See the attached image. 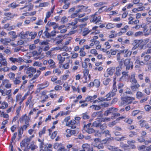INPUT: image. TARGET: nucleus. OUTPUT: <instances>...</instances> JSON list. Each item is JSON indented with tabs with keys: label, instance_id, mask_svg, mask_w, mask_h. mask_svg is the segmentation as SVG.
<instances>
[{
	"label": "nucleus",
	"instance_id": "1",
	"mask_svg": "<svg viewBox=\"0 0 151 151\" xmlns=\"http://www.w3.org/2000/svg\"><path fill=\"white\" fill-rule=\"evenodd\" d=\"M124 61V65L126 67V70H129L130 68L132 69L133 68V64L132 62L130 61V59H127L124 60V59H121L120 63L122 65Z\"/></svg>",
	"mask_w": 151,
	"mask_h": 151
},
{
	"label": "nucleus",
	"instance_id": "2",
	"mask_svg": "<svg viewBox=\"0 0 151 151\" xmlns=\"http://www.w3.org/2000/svg\"><path fill=\"white\" fill-rule=\"evenodd\" d=\"M91 124L89 123L87 125L85 124L83 128L89 134H91L94 132H98L99 130H95L93 129L91 127L92 125L91 126Z\"/></svg>",
	"mask_w": 151,
	"mask_h": 151
},
{
	"label": "nucleus",
	"instance_id": "3",
	"mask_svg": "<svg viewBox=\"0 0 151 151\" xmlns=\"http://www.w3.org/2000/svg\"><path fill=\"white\" fill-rule=\"evenodd\" d=\"M145 52L143 53L141 55V57H144V61L145 63V65H150L151 64V61H150L151 59V57L150 55H145Z\"/></svg>",
	"mask_w": 151,
	"mask_h": 151
},
{
	"label": "nucleus",
	"instance_id": "4",
	"mask_svg": "<svg viewBox=\"0 0 151 151\" xmlns=\"http://www.w3.org/2000/svg\"><path fill=\"white\" fill-rule=\"evenodd\" d=\"M97 12L95 13L94 14L91 16L90 21L91 22H95V24L99 23L101 22V17L100 16L97 17Z\"/></svg>",
	"mask_w": 151,
	"mask_h": 151
},
{
	"label": "nucleus",
	"instance_id": "5",
	"mask_svg": "<svg viewBox=\"0 0 151 151\" xmlns=\"http://www.w3.org/2000/svg\"><path fill=\"white\" fill-rule=\"evenodd\" d=\"M24 70L26 71V73L27 74H29L28 76L31 78L33 76V73H34L36 71V69L33 67H30L29 68H26Z\"/></svg>",
	"mask_w": 151,
	"mask_h": 151
},
{
	"label": "nucleus",
	"instance_id": "6",
	"mask_svg": "<svg viewBox=\"0 0 151 151\" xmlns=\"http://www.w3.org/2000/svg\"><path fill=\"white\" fill-rule=\"evenodd\" d=\"M118 109L117 108L111 107L109 108V109L105 111L104 112V115L108 116L109 114H111L114 116V113L117 112Z\"/></svg>",
	"mask_w": 151,
	"mask_h": 151
},
{
	"label": "nucleus",
	"instance_id": "7",
	"mask_svg": "<svg viewBox=\"0 0 151 151\" xmlns=\"http://www.w3.org/2000/svg\"><path fill=\"white\" fill-rule=\"evenodd\" d=\"M76 8L79 9L76 10V12L77 13L82 12H89L90 11V9H87L88 8V7H86L83 5H78L77 6Z\"/></svg>",
	"mask_w": 151,
	"mask_h": 151
},
{
	"label": "nucleus",
	"instance_id": "8",
	"mask_svg": "<svg viewBox=\"0 0 151 151\" xmlns=\"http://www.w3.org/2000/svg\"><path fill=\"white\" fill-rule=\"evenodd\" d=\"M135 99L133 97L125 96L122 99L123 102V104H129L132 103L131 101L134 100Z\"/></svg>",
	"mask_w": 151,
	"mask_h": 151
},
{
	"label": "nucleus",
	"instance_id": "9",
	"mask_svg": "<svg viewBox=\"0 0 151 151\" xmlns=\"http://www.w3.org/2000/svg\"><path fill=\"white\" fill-rule=\"evenodd\" d=\"M67 126H69L72 129H75L76 127L77 124L75 120H73L69 122L68 124H67Z\"/></svg>",
	"mask_w": 151,
	"mask_h": 151
},
{
	"label": "nucleus",
	"instance_id": "10",
	"mask_svg": "<svg viewBox=\"0 0 151 151\" xmlns=\"http://www.w3.org/2000/svg\"><path fill=\"white\" fill-rule=\"evenodd\" d=\"M25 121V123L27 125H29V119L28 116L26 114L20 118L19 119L20 122H21L24 121Z\"/></svg>",
	"mask_w": 151,
	"mask_h": 151
},
{
	"label": "nucleus",
	"instance_id": "11",
	"mask_svg": "<svg viewBox=\"0 0 151 151\" xmlns=\"http://www.w3.org/2000/svg\"><path fill=\"white\" fill-rule=\"evenodd\" d=\"M128 72L125 71L122 72V76L119 78V80L121 81H125V79L127 78L128 76L127 74Z\"/></svg>",
	"mask_w": 151,
	"mask_h": 151
},
{
	"label": "nucleus",
	"instance_id": "12",
	"mask_svg": "<svg viewBox=\"0 0 151 151\" xmlns=\"http://www.w3.org/2000/svg\"><path fill=\"white\" fill-rule=\"evenodd\" d=\"M90 147V145L88 144H83L82 146V149L79 150V151H86V150L88 151Z\"/></svg>",
	"mask_w": 151,
	"mask_h": 151
},
{
	"label": "nucleus",
	"instance_id": "13",
	"mask_svg": "<svg viewBox=\"0 0 151 151\" xmlns=\"http://www.w3.org/2000/svg\"><path fill=\"white\" fill-rule=\"evenodd\" d=\"M97 97L96 95H94L93 96H89L86 98V101H90L92 102L93 101V99H95Z\"/></svg>",
	"mask_w": 151,
	"mask_h": 151
},
{
	"label": "nucleus",
	"instance_id": "14",
	"mask_svg": "<svg viewBox=\"0 0 151 151\" xmlns=\"http://www.w3.org/2000/svg\"><path fill=\"white\" fill-rule=\"evenodd\" d=\"M115 70L114 67H111L108 68L107 70L108 74L110 75H112Z\"/></svg>",
	"mask_w": 151,
	"mask_h": 151
},
{
	"label": "nucleus",
	"instance_id": "15",
	"mask_svg": "<svg viewBox=\"0 0 151 151\" xmlns=\"http://www.w3.org/2000/svg\"><path fill=\"white\" fill-rule=\"evenodd\" d=\"M50 67L51 68H55L56 67L55 63L53 60L51 59L48 60V63Z\"/></svg>",
	"mask_w": 151,
	"mask_h": 151
},
{
	"label": "nucleus",
	"instance_id": "16",
	"mask_svg": "<svg viewBox=\"0 0 151 151\" xmlns=\"http://www.w3.org/2000/svg\"><path fill=\"white\" fill-rule=\"evenodd\" d=\"M11 41V40L9 38H6L4 39L1 38L0 40L1 42L5 45L7 44L8 43L10 42Z\"/></svg>",
	"mask_w": 151,
	"mask_h": 151
},
{
	"label": "nucleus",
	"instance_id": "17",
	"mask_svg": "<svg viewBox=\"0 0 151 151\" xmlns=\"http://www.w3.org/2000/svg\"><path fill=\"white\" fill-rule=\"evenodd\" d=\"M139 87V85L138 83H137V84L131 86L130 87V88L132 91H134L137 90Z\"/></svg>",
	"mask_w": 151,
	"mask_h": 151
},
{
	"label": "nucleus",
	"instance_id": "18",
	"mask_svg": "<svg viewBox=\"0 0 151 151\" xmlns=\"http://www.w3.org/2000/svg\"><path fill=\"white\" fill-rule=\"evenodd\" d=\"M37 148V146L35 145H34L33 143L28 144V145H27V148L29 149H30L32 151L34 150Z\"/></svg>",
	"mask_w": 151,
	"mask_h": 151
},
{
	"label": "nucleus",
	"instance_id": "19",
	"mask_svg": "<svg viewBox=\"0 0 151 151\" xmlns=\"http://www.w3.org/2000/svg\"><path fill=\"white\" fill-rule=\"evenodd\" d=\"M99 134H104L105 135L106 137L107 138L111 137V135L110 134V132L108 130H105L101 132H99Z\"/></svg>",
	"mask_w": 151,
	"mask_h": 151
},
{
	"label": "nucleus",
	"instance_id": "20",
	"mask_svg": "<svg viewBox=\"0 0 151 151\" xmlns=\"http://www.w3.org/2000/svg\"><path fill=\"white\" fill-rule=\"evenodd\" d=\"M33 7V5L31 4H29V5H25L24 7L20 8V10H22L24 8H27V11H29L32 10Z\"/></svg>",
	"mask_w": 151,
	"mask_h": 151
},
{
	"label": "nucleus",
	"instance_id": "21",
	"mask_svg": "<svg viewBox=\"0 0 151 151\" xmlns=\"http://www.w3.org/2000/svg\"><path fill=\"white\" fill-rule=\"evenodd\" d=\"M91 32V30H89L88 28H85L83 29V31L82 32V35L83 36H85Z\"/></svg>",
	"mask_w": 151,
	"mask_h": 151
},
{
	"label": "nucleus",
	"instance_id": "22",
	"mask_svg": "<svg viewBox=\"0 0 151 151\" xmlns=\"http://www.w3.org/2000/svg\"><path fill=\"white\" fill-rule=\"evenodd\" d=\"M122 70V67H118L116 68V71L115 73V76H119L121 75L120 72Z\"/></svg>",
	"mask_w": 151,
	"mask_h": 151
},
{
	"label": "nucleus",
	"instance_id": "23",
	"mask_svg": "<svg viewBox=\"0 0 151 151\" xmlns=\"http://www.w3.org/2000/svg\"><path fill=\"white\" fill-rule=\"evenodd\" d=\"M49 85V83L47 81H45V83H42L39 84V86H40V88L41 89H42L45 88L47 87Z\"/></svg>",
	"mask_w": 151,
	"mask_h": 151
},
{
	"label": "nucleus",
	"instance_id": "24",
	"mask_svg": "<svg viewBox=\"0 0 151 151\" xmlns=\"http://www.w3.org/2000/svg\"><path fill=\"white\" fill-rule=\"evenodd\" d=\"M130 81L132 84H137V81L135 78V74H134L131 75Z\"/></svg>",
	"mask_w": 151,
	"mask_h": 151
},
{
	"label": "nucleus",
	"instance_id": "25",
	"mask_svg": "<svg viewBox=\"0 0 151 151\" xmlns=\"http://www.w3.org/2000/svg\"><path fill=\"white\" fill-rule=\"evenodd\" d=\"M99 127H100V129L99 131V132H101L105 130V129L106 128L107 126L105 124H101V125Z\"/></svg>",
	"mask_w": 151,
	"mask_h": 151
},
{
	"label": "nucleus",
	"instance_id": "26",
	"mask_svg": "<svg viewBox=\"0 0 151 151\" xmlns=\"http://www.w3.org/2000/svg\"><path fill=\"white\" fill-rule=\"evenodd\" d=\"M101 123L99 121H96L92 124V126L96 127H99L101 125Z\"/></svg>",
	"mask_w": 151,
	"mask_h": 151
},
{
	"label": "nucleus",
	"instance_id": "27",
	"mask_svg": "<svg viewBox=\"0 0 151 151\" xmlns=\"http://www.w3.org/2000/svg\"><path fill=\"white\" fill-rule=\"evenodd\" d=\"M62 36L60 35H59L55 39V41L58 40L56 42L55 44L56 45H58L59 44L61 43L63 41V40L61 39L60 40H58Z\"/></svg>",
	"mask_w": 151,
	"mask_h": 151
},
{
	"label": "nucleus",
	"instance_id": "28",
	"mask_svg": "<svg viewBox=\"0 0 151 151\" xmlns=\"http://www.w3.org/2000/svg\"><path fill=\"white\" fill-rule=\"evenodd\" d=\"M58 59L59 61V63H61L64 61L65 58L64 57H62L61 55H58Z\"/></svg>",
	"mask_w": 151,
	"mask_h": 151
},
{
	"label": "nucleus",
	"instance_id": "29",
	"mask_svg": "<svg viewBox=\"0 0 151 151\" xmlns=\"http://www.w3.org/2000/svg\"><path fill=\"white\" fill-rule=\"evenodd\" d=\"M19 6V4H17L15 2H13L12 3L9 4L8 5V7H11L12 9H14L17 7Z\"/></svg>",
	"mask_w": 151,
	"mask_h": 151
},
{
	"label": "nucleus",
	"instance_id": "30",
	"mask_svg": "<svg viewBox=\"0 0 151 151\" xmlns=\"http://www.w3.org/2000/svg\"><path fill=\"white\" fill-rule=\"evenodd\" d=\"M114 95V94L112 92L111 93H109L107 94L106 96V100L107 99V101L110 100L111 99V97H113Z\"/></svg>",
	"mask_w": 151,
	"mask_h": 151
},
{
	"label": "nucleus",
	"instance_id": "31",
	"mask_svg": "<svg viewBox=\"0 0 151 151\" xmlns=\"http://www.w3.org/2000/svg\"><path fill=\"white\" fill-rule=\"evenodd\" d=\"M135 63L137 64H138L139 65H140L141 66H143L144 65H145V63L144 61H140L139 59H137L135 61Z\"/></svg>",
	"mask_w": 151,
	"mask_h": 151
},
{
	"label": "nucleus",
	"instance_id": "32",
	"mask_svg": "<svg viewBox=\"0 0 151 151\" xmlns=\"http://www.w3.org/2000/svg\"><path fill=\"white\" fill-rule=\"evenodd\" d=\"M8 75L10 80H13L15 78V74L12 72H10Z\"/></svg>",
	"mask_w": 151,
	"mask_h": 151
},
{
	"label": "nucleus",
	"instance_id": "33",
	"mask_svg": "<svg viewBox=\"0 0 151 151\" xmlns=\"http://www.w3.org/2000/svg\"><path fill=\"white\" fill-rule=\"evenodd\" d=\"M8 34L12 36V39H15L17 37V35H16L15 32L14 31H12L9 32Z\"/></svg>",
	"mask_w": 151,
	"mask_h": 151
},
{
	"label": "nucleus",
	"instance_id": "34",
	"mask_svg": "<svg viewBox=\"0 0 151 151\" xmlns=\"http://www.w3.org/2000/svg\"><path fill=\"white\" fill-rule=\"evenodd\" d=\"M6 98L9 102H11L13 103L14 101V100L13 99V98L12 97V95H9Z\"/></svg>",
	"mask_w": 151,
	"mask_h": 151
},
{
	"label": "nucleus",
	"instance_id": "35",
	"mask_svg": "<svg viewBox=\"0 0 151 151\" xmlns=\"http://www.w3.org/2000/svg\"><path fill=\"white\" fill-rule=\"evenodd\" d=\"M143 96V94L140 91H138L137 93L136 97L137 99H140Z\"/></svg>",
	"mask_w": 151,
	"mask_h": 151
},
{
	"label": "nucleus",
	"instance_id": "36",
	"mask_svg": "<svg viewBox=\"0 0 151 151\" xmlns=\"http://www.w3.org/2000/svg\"><path fill=\"white\" fill-rule=\"evenodd\" d=\"M94 86L96 87H98L100 85V82L99 80L95 79L93 82Z\"/></svg>",
	"mask_w": 151,
	"mask_h": 151
},
{
	"label": "nucleus",
	"instance_id": "37",
	"mask_svg": "<svg viewBox=\"0 0 151 151\" xmlns=\"http://www.w3.org/2000/svg\"><path fill=\"white\" fill-rule=\"evenodd\" d=\"M19 77H17L15 79V80L13 81V82L14 84L17 85L20 83L21 81L19 79Z\"/></svg>",
	"mask_w": 151,
	"mask_h": 151
},
{
	"label": "nucleus",
	"instance_id": "38",
	"mask_svg": "<svg viewBox=\"0 0 151 151\" xmlns=\"http://www.w3.org/2000/svg\"><path fill=\"white\" fill-rule=\"evenodd\" d=\"M94 146L95 147H96L99 149H102L104 147V146L102 143L99 144L97 145L96 144V145H94Z\"/></svg>",
	"mask_w": 151,
	"mask_h": 151
},
{
	"label": "nucleus",
	"instance_id": "39",
	"mask_svg": "<svg viewBox=\"0 0 151 151\" xmlns=\"http://www.w3.org/2000/svg\"><path fill=\"white\" fill-rule=\"evenodd\" d=\"M19 36L22 39H24L27 37V36L24 34V32L23 31H22L20 33Z\"/></svg>",
	"mask_w": 151,
	"mask_h": 151
},
{
	"label": "nucleus",
	"instance_id": "40",
	"mask_svg": "<svg viewBox=\"0 0 151 151\" xmlns=\"http://www.w3.org/2000/svg\"><path fill=\"white\" fill-rule=\"evenodd\" d=\"M2 106L0 108L4 109L6 108L8 106V104L5 102H3L2 104Z\"/></svg>",
	"mask_w": 151,
	"mask_h": 151
},
{
	"label": "nucleus",
	"instance_id": "41",
	"mask_svg": "<svg viewBox=\"0 0 151 151\" xmlns=\"http://www.w3.org/2000/svg\"><path fill=\"white\" fill-rule=\"evenodd\" d=\"M82 118L84 119H87L89 118V116L88 115L87 113H83L82 114Z\"/></svg>",
	"mask_w": 151,
	"mask_h": 151
},
{
	"label": "nucleus",
	"instance_id": "42",
	"mask_svg": "<svg viewBox=\"0 0 151 151\" xmlns=\"http://www.w3.org/2000/svg\"><path fill=\"white\" fill-rule=\"evenodd\" d=\"M37 35V33L36 32H31L29 34V36H32L31 38L32 39H34L36 36Z\"/></svg>",
	"mask_w": 151,
	"mask_h": 151
},
{
	"label": "nucleus",
	"instance_id": "43",
	"mask_svg": "<svg viewBox=\"0 0 151 151\" xmlns=\"http://www.w3.org/2000/svg\"><path fill=\"white\" fill-rule=\"evenodd\" d=\"M114 27V25L111 23H109L107 24L106 28L107 29H110Z\"/></svg>",
	"mask_w": 151,
	"mask_h": 151
},
{
	"label": "nucleus",
	"instance_id": "44",
	"mask_svg": "<svg viewBox=\"0 0 151 151\" xmlns=\"http://www.w3.org/2000/svg\"><path fill=\"white\" fill-rule=\"evenodd\" d=\"M68 84L67 83H64L63 85V86L65 88V90L66 91H69L70 90V87L68 86Z\"/></svg>",
	"mask_w": 151,
	"mask_h": 151
},
{
	"label": "nucleus",
	"instance_id": "45",
	"mask_svg": "<svg viewBox=\"0 0 151 151\" xmlns=\"http://www.w3.org/2000/svg\"><path fill=\"white\" fill-rule=\"evenodd\" d=\"M116 147H115L111 146V145H108V149L111 151H115Z\"/></svg>",
	"mask_w": 151,
	"mask_h": 151
},
{
	"label": "nucleus",
	"instance_id": "46",
	"mask_svg": "<svg viewBox=\"0 0 151 151\" xmlns=\"http://www.w3.org/2000/svg\"><path fill=\"white\" fill-rule=\"evenodd\" d=\"M46 130V127H44L42 129V131H40L39 132V136L41 137L42 135L44 134L45 133Z\"/></svg>",
	"mask_w": 151,
	"mask_h": 151
},
{
	"label": "nucleus",
	"instance_id": "47",
	"mask_svg": "<svg viewBox=\"0 0 151 151\" xmlns=\"http://www.w3.org/2000/svg\"><path fill=\"white\" fill-rule=\"evenodd\" d=\"M110 81V79L109 78H107L103 81V83L104 85L106 86L109 84Z\"/></svg>",
	"mask_w": 151,
	"mask_h": 151
},
{
	"label": "nucleus",
	"instance_id": "48",
	"mask_svg": "<svg viewBox=\"0 0 151 151\" xmlns=\"http://www.w3.org/2000/svg\"><path fill=\"white\" fill-rule=\"evenodd\" d=\"M106 6H103L101 7L99 9V12L100 13H101L106 10Z\"/></svg>",
	"mask_w": 151,
	"mask_h": 151
},
{
	"label": "nucleus",
	"instance_id": "49",
	"mask_svg": "<svg viewBox=\"0 0 151 151\" xmlns=\"http://www.w3.org/2000/svg\"><path fill=\"white\" fill-rule=\"evenodd\" d=\"M61 143H56L53 145V147L55 149H57L59 147L62 146Z\"/></svg>",
	"mask_w": 151,
	"mask_h": 151
},
{
	"label": "nucleus",
	"instance_id": "50",
	"mask_svg": "<svg viewBox=\"0 0 151 151\" xmlns=\"http://www.w3.org/2000/svg\"><path fill=\"white\" fill-rule=\"evenodd\" d=\"M66 132L67 133L69 132L71 133V134L74 135L76 133V132L74 130H70L69 129H68L66 130Z\"/></svg>",
	"mask_w": 151,
	"mask_h": 151
},
{
	"label": "nucleus",
	"instance_id": "51",
	"mask_svg": "<svg viewBox=\"0 0 151 151\" xmlns=\"http://www.w3.org/2000/svg\"><path fill=\"white\" fill-rule=\"evenodd\" d=\"M137 135V133L135 132H129V136L131 137H133L134 136Z\"/></svg>",
	"mask_w": 151,
	"mask_h": 151
},
{
	"label": "nucleus",
	"instance_id": "52",
	"mask_svg": "<svg viewBox=\"0 0 151 151\" xmlns=\"http://www.w3.org/2000/svg\"><path fill=\"white\" fill-rule=\"evenodd\" d=\"M140 122V125L142 127H144L145 126L146 124V122L145 120H140L139 121Z\"/></svg>",
	"mask_w": 151,
	"mask_h": 151
},
{
	"label": "nucleus",
	"instance_id": "53",
	"mask_svg": "<svg viewBox=\"0 0 151 151\" xmlns=\"http://www.w3.org/2000/svg\"><path fill=\"white\" fill-rule=\"evenodd\" d=\"M117 87L116 86H113V89L112 91L111 92L114 94V95L115 94V93L117 91Z\"/></svg>",
	"mask_w": 151,
	"mask_h": 151
},
{
	"label": "nucleus",
	"instance_id": "54",
	"mask_svg": "<svg viewBox=\"0 0 151 151\" xmlns=\"http://www.w3.org/2000/svg\"><path fill=\"white\" fill-rule=\"evenodd\" d=\"M1 117H3L4 118H8L9 117V115L7 114H5V113L4 112H2L1 115Z\"/></svg>",
	"mask_w": 151,
	"mask_h": 151
},
{
	"label": "nucleus",
	"instance_id": "55",
	"mask_svg": "<svg viewBox=\"0 0 151 151\" xmlns=\"http://www.w3.org/2000/svg\"><path fill=\"white\" fill-rule=\"evenodd\" d=\"M125 138L124 137H116L114 138V139L117 141H121L124 140V139Z\"/></svg>",
	"mask_w": 151,
	"mask_h": 151
},
{
	"label": "nucleus",
	"instance_id": "56",
	"mask_svg": "<svg viewBox=\"0 0 151 151\" xmlns=\"http://www.w3.org/2000/svg\"><path fill=\"white\" fill-rule=\"evenodd\" d=\"M44 33L47 38H48L51 37L50 34L47 31H45L44 32Z\"/></svg>",
	"mask_w": 151,
	"mask_h": 151
},
{
	"label": "nucleus",
	"instance_id": "57",
	"mask_svg": "<svg viewBox=\"0 0 151 151\" xmlns=\"http://www.w3.org/2000/svg\"><path fill=\"white\" fill-rule=\"evenodd\" d=\"M57 133V131H55L52 134V135L51 136V139H53L56 136Z\"/></svg>",
	"mask_w": 151,
	"mask_h": 151
},
{
	"label": "nucleus",
	"instance_id": "58",
	"mask_svg": "<svg viewBox=\"0 0 151 151\" xmlns=\"http://www.w3.org/2000/svg\"><path fill=\"white\" fill-rule=\"evenodd\" d=\"M88 17H85L84 18H82V19H79V20H78V21L80 22H85V21H86L88 19Z\"/></svg>",
	"mask_w": 151,
	"mask_h": 151
},
{
	"label": "nucleus",
	"instance_id": "59",
	"mask_svg": "<svg viewBox=\"0 0 151 151\" xmlns=\"http://www.w3.org/2000/svg\"><path fill=\"white\" fill-rule=\"evenodd\" d=\"M125 53H127L126 55L124 56L125 57H127L128 55L130 56L131 54V52L130 51H128L127 50H125Z\"/></svg>",
	"mask_w": 151,
	"mask_h": 151
},
{
	"label": "nucleus",
	"instance_id": "60",
	"mask_svg": "<svg viewBox=\"0 0 151 151\" xmlns=\"http://www.w3.org/2000/svg\"><path fill=\"white\" fill-rule=\"evenodd\" d=\"M26 144V143L25 142L24 139L20 143V146L22 148L23 147H24L25 146Z\"/></svg>",
	"mask_w": 151,
	"mask_h": 151
},
{
	"label": "nucleus",
	"instance_id": "61",
	"mask_svg": "<svg viewBox=\"0 0 151 151\" xmlns=\"http://www.w3.org/2000/svg\"><path fill=\"white\" fill-rule=\"evenodd\" d=\"M69 64L68 63H66L64 64L63 65V67L64 69H68L69 68Z\"/></svg>",
	"mask_w": 151,
	"mask_h": 151
},
{
	"label": "nucleus",
	"instance_id": "62",
	"mask_svg": "<svg viewBox=\"0 0 151 151\" xmlns=\"http://www.w3.org/2000/svg\"><path fill=\"white\" fill-rule=\"evenodd\" d=\"M22 95L21 94H19L17 95L16 96V100L17 102L19 100L22 98Z\"/></svg>",
	"mask_w": 151,
	"mask_h": 151
},
{
	"label": "nucleus",
	"instance_id": "63",
	"mask_svg": "<svg viewBox=\"0 0 151 151\" xmlns=\"http://www.w3.org/2000/svg\"><path fill=\"white\" fill-rule=\"evenodd\" d=\"M139 112V111L138 110H136L133 111L132 113V116H135L137 115L138 113Z\"/></svg>",
	"mask_w": 151,
	"mask_h": 151
},
{
	"label": "nucleus",
	"instance_id": "64",
	"mask_svg": "<svg viewBox=\"0 0 151 151\" xmlns=\"http://www.w3.org/2000/svg\"><path fill=\"white\" fill-rule=\"evenodd\" d=\"M43 23V21L41 19L39 20L37 22L35 23L36 24L39 25H42Z\"/></svg>",
	"mask_w": 151,
	"mask_h": 151
}]
</instances>
